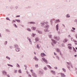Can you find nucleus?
<instances>
[{"instance_id": "f257e3e1", "label": "nucleus", "mask_w": 77, "mask_h": 77, "mask_svg": "<svg viewBox=\"0 0 77 77\" xmlns=\"http://www.w3.org/2000/svg\"><path fill=\"white\" fill-rule=\"evenodd\" d=\"M51 40L52 42H51V44L53 47H54V44H56L57 43V42L52 38L51 39Z\"/></svg>"}, {"instance_id": "f03ea898", "label": "nucleus", "mask_w": 77, "mask_h": 77, "mask_svg": "<svg viewBox=\"0 0 77 77\" xmlns=\"http://www.w3.org/2000/svg\"><path fill=\"white\" fill-rule=\"evenodd\" d=\"M42 60L43 61H44L45 63H46V64L48 63V61H47V60L45 59V58H42Z\"/></svg>"}, {"instance_id": "7ed1b4c3", "label": "nucleus", "mask_w": 77, "mask_h": 77, "mask_svg": "<svg viewBox=\"0 0 77 77\" xmlns=\"http://www.w3.org/2000/svg\"><path fill=\"white\" fill-rule=\"evenodd\" d=\"M54 38L57 41H59V39H60V37H57L56 36H54Z\"/></svg>"}, {"instance_id": "20e7f679", "label": "nucleus", "mask_w": 77, "mask_h": 77, "mask_svg": "<svg viewBox=\"0 0 77 77\" xmlns=\"http://www.w3.org/2000/svg\"><path fill=\"white\" fill-rule=\"evenodd\" d=\"M38 72L39 74H40L41 75H42L43 74V72L41 70H39Z\"/></svg>"}, {"instance_id": "39448f33", "label": "nucleus", "mask_w": 77, "mask_h": 77, "mask_svg": "<svg viewBox=\"0 0 77 77\" xmlns=\"http://www.w3.org/2000/svg\"><path fill=\"white\" fill-rule=\"evenodd\" d=\"M29 40V43H30V44L31 45H32V41H31V39L29 38V37H28L27 38Z\"/></svg>"}, {"instance_id": "423d86ee", "label": "nucleus", "mask_w": 77, "mask_h": 77, "mask_svg": "<svg viewBox=\"0 0 77 77\" xmlns=\"http://www.w3.org/2000/svg\"><path fill=\"white\" fill-rule=\"evenodd\" d=\"M28 24H35L36 23L34 22H29L28 23Z\"/></svg>"}, {"instance_id": "0eeeda50", "label": "nucleus", "mask_w": 77, "mask_h": 77, "mask_svg": "<svg viewBox=\"0 0 77 77\" xmlns=\"http://www.w3.org/2000/svg\"><path fill=\"white\" fill-rule=\"evenodd\" d=\"M2 72L3 73V74L4 75H6L7 74V72L5 71V70H3V71Z\"/></svg>"}, {"instance_id": "6e6552de", "label": "nucleus", "mask_w": 77, "mask_h": 77, "mask_svg": "<svg viewBox=\"0 0 77 77\" xmlns=\"http://www.w3.org/2000/svg\"><path fill=\"white\" fill-rule=\"evenodd\" d=\"M20 48H16V51L17 52H19L20 51Z\"/></svg>"}, {"instance_id": "1a4fd4ad", "label": "nucleus", "mask_w": 77, "mask_h": 77, "mask_svg": "<svg viewBox=\"0 0 77 77\" xmlns=\"http://www.w3.org/2000/svg\"><path fill=\"white\" fill-rule=\"evenodd\" d=\"M41 56L42 57H44V56H46V55L45 53H42L41 54Z\"/></svg>"}, {"instance_id": "9d476101", "label": "nucleus", "mask_w": 77, "mask_h": 77, "mask_svg": "<svg viewBox=\"0 0 77 77\" xmlns=\"http://www.w3.org/2000/svg\"><path fill=\"white\" fill-rule=\"evenodd\" d=\"M33 59L36 61H38V60H39V59L37 58V57H36V56H35L34 57Z\"/></svg>"}, {"instance_id": "9b49d317", "label": "nucleus", "mask_w": 77, "mask_h": 77, "mask_svg": "<svg viewBox=\"0 0 77 77\" xmlns=\"http://www.w3.org/2000/svg\"><path fill=\"white\" fill-rule=\"evenodd\" d=\"M36 32H38V33H39V34H42V32L41 31H39L38 30H36Z\"/></svg>"}, {"instance_id": "f8f14e48", "label": "nucleus", "mask_w": 77, "mask_h": 77, "mask_svg": "<svg viewBox=\"0 0 77 77\" xmlns=\"http://www.w3.org/2000/svg\"><path fill=\"white\" fill-rule=\"evenodd\" d=\"M61 75V77H66V75H65V74L63 73H61L60 74Z\"/></svg>"}, {"instance_id": "ddd939ff", "label": "nucleus", "mask_w": 77, "mask_h": 77, "mask_svg": "<svg viewBox=\"0 0 77 77\" xmlns=\"http://www.w3.org/2000/svg\"><path fill=\"white\" fill-rule=\"evenodd\" d=\"M51 72L52 73L53 75H55V74H56V72L55 71L53 70H51Z\"/></svg>"}, {"instance_id": "4468645a", "label": "nucleus", "mask_w": 77, "mask_h": 77, "mask_svg": "<svg viewBox=\"0 0 77 77\" xmlns=\"http://www.w3.org/2000/svg\"><path fill=\"white\" fill-rule=\"evenodd\" d=\"M32 75L34 77H37V75L35 72H33L32 74Z\"/></svg>"}, {"instance_id": "2eb2a0df", "label": "nucleus", "mask_w": 77, "mask_h": 77, "mask_svg": "<svg viewBox=\"0 0 77 77\" xmlns=\"http://www.w3.org/2000/svg\"><path fill=\"white\" fill-rule=\"evenodd\" d=\"M60 22V20L59 19H57L56 20L55 23L56 24V23H59Z\"/></svg>"}, {"instance_id": "dca6fc26", "label": "nucleus", "mask_w": 77, "mask_h": 77, "mask_svg": "<svg viewBox=\"0 0 77 77\" xmlns=\"http://www.w3.org/2000/svg\"><path fill=\"white\" fill-rule=\"evenodd\" d=\"M56 29L57 31H58V30H59V24H57L56 25Z\"/></svg>"}, {"instance_id": "f3484780", "label": "nucleus", "mask_w": 77, "mask_h": 77, "mask_svg": "<svg viewBox=\"0 0 77 77\" xmlns=\"http://www.w3.org/2000/svg\"><path fill=\"white\" fill-rule=\"evenodd\" d=\"M68 41V40L67 38H65L63 41V42L64 43H65V42H66Z\"/></svg>"}, {"instance_id": "a211bd4d", "label": "nucleus", "mask_w": 77, "mask_h": 77, "mask_svg": "<svg viewBox=\"0 0 77 77\" xmlns=\"http://www.w3.org/2000/svg\"><path fill=\"white\" fill-rule=\"evenodd\" d=\"M49 26H49V25L48 24H46L45 25V28H46V29H48V28H49Z\"/></svg>"}, {"instance_id": "6ab92c4d", "label": "nucleus", "mask_w": 77, "mask_h": 77, "mask_svg": "<svg viewBox=\"0 0 77 77\" xmlns=\"http://www.w3.org/2000/svg\"><path fill=\"white\" fill-rule=\"evenodd\" d=\"M48 29H47V28H46L44 30L45 32H50V31H48Z\"/></svg>"}, {"instance_id": "aec40b11", "label": "nucleus", "mask_w": 77, "mask_h": 77, "mask_svg": "<svg viewBox=\"0 0 77 77\" xmlns=\"http://www.w3.org/2000/svg\"><path fill=\"white\" fill-rule=\"evenodd\" d=\"M40 24L41 25V27H43L44 26H45V23H41Z\"/></svg>"}, {"instance_id": "412c9836", "label": "nucleus", "mask_w": 77, "mask_h": 77, "mask_svg": "<svg viewBox=\"0 0 77 77\" xmlns=\"http://www.w3.org/2000/svg\"><path fill=\"white\" fill-rule=\"evenodd\" d=\"M31 29H32L33 30H35L36 28L35 26H32V27Z\"/></svg>"}, {"instance_id": "4be33fe9", "label": "nucleus", "mask_w": 77, "mask_h": 77, "mask_svg": "<svg viewBox=\"0 0 77 77\" xmlns=\"http://www.w3.org/2000/svg\"><path fill=\"white\" fill-rule=\"evenodd\" d=\"M15 21L17 22V23H20V20L15 19Z\"/></svg>"}, {"instance_id": "5701e85b", "label": "nucleus", "mask_w": 77, "mask_h": 77, "mask_svg": "<svg viewBox=\"0 0 77 77\" xmlns=\"http://www.w3.org/2000/svg\"><path fill=\"white\" fill-rule=\"evenodd\" d=\"M35 40L36 42H38V41H39V38L38 37H36L35 39Z\"/></svg>"}, {"instance_id": "b1692460", "label": "nucleus", "mask_w": 77, "mask_h": 77, "mask_svg": "<svg viewBox=\"0 0 77 77\" xmlns=\"http://www.w3.org/2000/svg\"><path fill=\"white\" fill-rule=\"evenodd\" d=\"M60 56L62 57V58H63V54H62V53L61 52H60Z\"/></svg>"}, {"instance_id": "393cba45", "label": "nucleus", "mask_w": 77, "mask_h": 77, "mask_svg": "<svg viewBox=\"0 0 77 77\" xmlns=\"http://www.w3.org/2000/svg\"><path fill=\"white\" fill-rule=\"evenodd\" d=\"M72 48L73 51H74V52H77V51L76 50V49H75V48L74 47H73Z\"/></svg>"}, {"instance_id": "a878e982", "label": "nucleus", "mask_w": 77, "mask_h": 77, "mask_svg": "<svg viewBox=\"0 0 77 77\" xmlns=\"http://www.w3.org/2000/svg\"><path fill=\"white\" fill-rule=\"evenodd\" d=\"M56 50H57V52L58 53H59V52H60V49L58 48H57Z\"/></svg>"}, {"instance_id": "bb28decb", "label": "nucleus", "mask_w": 77, "mask_h": 77, "mask_svg": "<svg viewBox=\"0 0 77 77\" xmlns=\"http://www.w3.org/2000/svg\"><path fill=\"white\" fill-rule=\"evenodd\" d=\"M14 48H18V45H14Z\"/></svg>"}, {"instance_id": "cd10ccee", "label": "nucleus", "mask_w": 77, "mask_h": 77, "mask_svg": "<svg viewBox=\"0 0 77 77\" xmlns=\"http://www.w3.org/2000/svg\"><path fill=\"white\" fill-rule=\"evenodd\" d=\"M68 48H69V50H72V47L71 46H68Z\"/></svg>"}, {"instance_id": "c85d7f7f", "label": "nucleus", "mask_w": 77, "mask_h": 77, "mask_svg": "<svg viewBox=\"0 0 77 77\" xmlns=\"http://www.w3.org/2000/svg\"><path fill=\"white\" fill-rule=\"evenodd\" d=\"M69 15V14H66V18H70V16Z\"/></svg>"}, {"instance_id": "c756f323", "label": "nucleus", "mask_w": 77, "mask_h": 77, "mask_svg": "<svg viewBox=\"0 0 77 77\" xmlns=\"http://www.w3.org/2000/svg\"><path fill=\"white\" fill-rule=\"evenodd\" d=\"M35 35H36V34L32 33L31 35V36L33 37H35Z\"/></svg>"}, {"instance_id": "7c9ffc66", "label": "nucleus", "mask_w": 77, "mask_h": 77, "mask_svg": "<svg viewBox=\"0 0 77 77\" xmlns=\"http://www.w3.org/2000/svg\"><path fill=\"white\" fill-rule=\"evenodd\" d=\"M7 65H8V66H11V67H13V65H12L11 64H8Z\"/></svg>"}, {"instance_id": "2f4dec72", "label": "nucleus", "mask_w": 77, "mask_h": 77, "mask_svg": "<svg viewBox=\"0 0 77 77\" xmlns=\"http://www.w3.org/2000/svg\"><path fill=\"white\" fill-rule=\"evenodd\" d=\"M27 30H28V31H29V32H31L32 31V30H31V29L29 28H27Z\"/></svg>"}, {"instance_id": "473e14b6", "label": "nucleus", "mask_w": 77, "mask_h": 77, "mask_svg": "<svg viewBox=\"0 0 77 77\" xmlns=\"http://www.w3.org/2000/svg\"><path fill=\"white\" fill-rule=\"evenodd\" d=\"M47 67L49 68V69H51V66H50L49 65H47Z\"/></svg>"}, {"instance_id": "72a5a7b5", "label": "nucleus", "mask_w": 77, "mask_h": 77, "mask_svg": "<svg viewBox=\"0 0 77 77\" xmlns=\"http://www.w3.org/2000/svg\"><path fill=\"white\" fill-rule=\"evenodd\" d=\"M18 72H19V73H20V74H21V73H22V72L21 71V70L20 69L19 70Z\"/></svg>"}, {"instance_id": "f704fd0d", "label": "nucleus", "mask_w": 77, "mask_h": 77, "mask_svg": "<svg viewBox=\"0 0 77 77\" xmlns=\"http://www.w3.org/2000/svg\"><path fill=\"white\" fill-rule=\"evenodd\" d=\"M6 58L7 59H8V60H11V58H10V57H9L8 56H6Z\"/></svg>"}, {"instance_id": "c9c22d12", "label": "nucleus", "mask_w": 77, "mask_h": 77, "mask_svg": "<svg viewBox=\"0 0 77 77\" xmlns=\"http://www.w3.org/2000/svg\"><path fill=\"white\" fill-rule=\"evenodd\" d=\"M36 46H37V48H38V49H39V48H40V47H39V46L38 44H37Z\"/></svg>"}, {"instance_id": "e433bc0d", "label": "nucleus", "mask_w": 77, "mask_h": 77, "mask_svg": "<svg viewBox=\"0 0 77 77\" xmlns=\"http://www.w3.org/2000/svg\"><path fill=\"white\" fill-rule=\"evenodd\" d=\"M44 69L45 71H47V67H46V66H45L44 67Z\"/></svg>"}, {"instance_id": "4c0bfd02", "label": "nucleus", "mask_w": 77, "mask_h": 77, "mask_svg": "<svg viewBox=\"0 0 77 77\" xmlns=\"http://www.w3.org/2000/svg\"><path fill=\"white\" fill-rule=\"evenodd\" d=\"M53 19H51V20H50V22L51 23V25L53 24Z\"/></svg>"}, {"instance_id": "58836bf2", "label": "nucleus", "mask_w": 77, "mask_h": 77, "mask_svg": "<svg viewBox=\"0 0 77 77\" xmlns=\"http://www.w3.org/2000/svg\"><path fill=\"white\" fill-rule=\"evenodd\" d=\"M67 64H68V65H69V64H70V65H72V64H71V62H70V63H69L68 62H66Z\"/></svg>"}, {"instance_id": "ea45409f", "label": "nucleus", "mask_w": 77, "mask_h": 77, "mask_svg": "<svg viewBox=\"0 0 77 77\" xmlns=\"http://www.w3.org/2000/svg\"><path fill=\"white\" fill-rule=\"evenodd\" d=\"M9 48L10 49H13V46H9Z\"/></svg>"}, {"instance_id": "a19ab883", "label": "nucleus", "mask_w": 77, "mask_h": 77, "mask_svg": "<svg viewBox=\"0 0 77 77\" xmlns=\"http://www.w3.org/2000/svg\"><path fill=\"white\" fill-rule=\"evenodd\" d=\"M62 70L63 71H64V72H66V69H65L64 68H62Z\"/></svg>"}, {"instance_id": "79ce46f5", "label": "nucleus", "mask_w": 77, "mask_h": 77, "mask_svg": "<svg viewBox=\"0 0 77 77\" xmlns=\"http://www.w3.org/2000/svg\"><path fill=\"white\" fill-rule=\"evenodd\" d=\"M49 37V38H52V35H48Z\"/></svg>"}, {"instance_id": "37998d69", "label": "nucleus", "mask_w": 77, "mask_h": 77, "mask_svg": "<svg viewBox=\"0 0 77 77\" xmlns=\"http://www.w3.org/2000/svg\"><path fill=\"white\" fill-rule=\"evenodd\" d=\"M67 67L69 69V70L70 71H71L70 69V68H71V67H70L68 66V65L67 66Z\"/></svg>"}, {"instance_id": "c03bdc74", "label": "nucleus", "mask_w": 77, "mask_h": 77, "mask_svg": "<svg viewBox=\"0 0 77 77\" xmlns=\"http://www.w3.org/2000/svg\"><path fill=\"white\" fill-rule=\"evenodd\" d=\"M14 26L15 27H16V28H17V27H18V26H17V25L15 24H14Z\"/></svg>"}, {"instance_id": "a18cd8bd", "label": "nucleus", "mask_w": 77, "mask_h": 77, "mask_svg": "<svg viewBox=\"0 0 77 77\" xmlns=\"http://www.w3.org/2000/svg\"><path fill=\"white\" fill-rule=\"evenodd\" d=\"M6 32H10V30L8 29H6Z\"/></svg>"}, {"instance_id": "49530a36", "label": "nucleus", "mask_w": 77, "mask_h": 77, "mask_svg": "<svg viewBox=\"0 0 77 77\" xmlns=\"http://www.w3.org/2000/svg\"><path fill=\"white\" fill-rule=\"evenodd\" d=\"M17 66L18 68H20V65H19V64L18 63L17 64Z\"/></svg>"}, {"instance_id": "de8ad7c7", "label": "nucleus", "mask_w": 77, "mask_h": 77, "mask_svg": "<svg viewBox=\"0 0 77 77\" xmlns=\"http://www.w3.org/2000/svg\"><path fill=\"white\" fill-rule=\"evenodd\" d=\"M35 68H38V64H35Z\"/></svg>"}, {"instance_id": "09e8293b", "label": "nucleus", "mask_w": 77, "mask_h": 77, "mask_svg": "<svg viewBox=\"0 0 77 77\" xmlns=\"http://www.w3.org/2000/svg\"><path fill=\"white\" fill-rule=\"evenodd\" d=\"M16 23V20H12V24H13V23Z\"/></svg>"}, {"instance_id": "8fccbe9b", "label": "nucleus", "mask_w": 77, "mask_h": 77, "mask_svg": "<svg viewBox=\"0 0 77 77\" xmlns=\"http://www.w3.org/2000/svg\"><path fill=\"white\" fill-rule=\"evenodd\" d=\"M6 20H9V21H11V20L9 18V17H7L6 18Z\"/></svg>"}, {"instance_id": "3c124183", "label": "nucleus", "mask_w": 77, "mask_h": 77, "mask_svg": "<svg viewBox=\"0 0 77 77\" xmlns=\"http://www.w3.org/2000/svg\"><path fill=\"white\" fill-rule=\"evenodd\" d=\"M7 44H8V42L7 41H5V43L4 45H7Z\"/></svg>"}, {"instance_id": "603ef678", "label": "nucleus", "mask_w": 77, "mask_h": 77, "mask_svg": "<svg viewBox=\"0 0 77 77\" xmlns=\"http://www.w3.org/2000/svg\"><path fill=\"white\" fill-rule=\"evenodd\" d=\"M73 42H76V43H77V41L74 40V39H73Z\"/></svg>"}, {"instance_id": "864d4df0", "label": "nucleus", "mask_w": 77, "mask_h": 77, "mask_svg": "<svg viewBox=\"0 0 77 77\" xmlns=\"http://www.w3.org/2000/svg\"><path fill=\"white\" fill-rule=\"evenodd\" d=\"M57 59H58V60H59V57H58V56H56Z\"/></svg>"}, {"instance_id": "5fc2aeb1", "label": "nucleus", "mask_w": 77, "mask_h": 77, "mask_svg": "<svg viewBox=\"0 0 77 77\" xmlns=\"http://www.w3.org/2000/svg\"><path fill=\"white\" fill-rule=\"evenodd\" d=\"M71 32H75V31L73 29H71Z\"/></svg>"}, {"instance_id": "6e6d98bb", "label": "nucleus", "mask_w": 77, "mask_h": 77, "mask_svg": "<svg viewBox=\"0 0 77 77\" xmlns=\"http://www.w3.org/2000/svg\"><path fill=\"white\" fill-rule=\"evenodd\" d=\"M30 72H32V73H33V70L32 69L30 70Z\"/></svg>"}, {"instance_id": "4d7b16f0", "label": "nucleus", "mask_w": 77, "mask_h": 77, "mask_svg": "<svg viewBox=\"0 0 77 77\" xmlns=\"http://www.w3.org/2000/svg\"><path fill=\"white\" fill-rule=\"evenodd\" d=\"M67 45L68 46L70 45V46H72V45H71V44L69 43V44H68Z\"/></svg>"}, {"instance_id": "13d9d810", "label": "nucleus", "mask_w": 77, "mask_h": 77, "mask_svg": "<svg viewBox=\"0 0 77 77\" xmlns=\"http://www.w3.org/2000/svg\"><path fill=\"white\" fill-rule=\"evenodd\" d=\"M72 29H73V30H75V28L74 27H72Z\"/></svg>"}, {"instance_id": "bf43d9fd", "label": "nucleus", "mask_w": 77, "mask_h": 77, "mask_svg": "<svg viewBox=\"0 0 77 77\" xmlns=\"http://www.w3.org/2000/svg\"><path fill=\"white\" fill-rule=\"evenodd\" d=\"M20 17V15H17L16 16V18H18V17Z\"/></svg>"}, {"instance_id": "052dcab7", "label": "nucleus", "mask_w": 77, "mask_h": 77, "mask_svg": "<svg viewBox=\"0 0 77 77\" xmlns=\"http://www.w3.org/2000/svg\"><path fill=\"white\" fill-rule=\"evenodd\" d=\"M44 23H45V24H48V22L47 21V22H45Z\"/></svg>"}, {"instance_id": "680f3d73", "label": "nucleus", "mask_w": 77, "mask_h": 77, "mask_svg": "<svg viewBox=\"0 0 77 77\" xmlns=\"http://www.w3.org/2000/svg\"><path fill=\"white\" fill-rule=\"evenodd\" d=\"M58 33L59 35H60V31H58Z\"/></svg>"}, {"instance_id": "e2e57ef3", "label": "nucleus", "mask_w": 77, "mask_h": 77, "mask_svg": "<svg viewBox=\"0 0 77 77\" xmlns=\"http://www.w3.org/2000/svg\"><path fill=\"white\" fill-rule=\"evenodd\" d=\"M26 73L27 74H29V72L27 71H26Z\"/></svg>"}, {"instance_id": "0e129e2a", "label": "nucleus", "mask_w": 77, "mask_h": 77, "mask_svg": "<svg viewBox=\"0 0 77 77\" xmlns=\"http://www.w3.org/2000/svg\"><path fill=\"white\" fill-rule=\"evenodd\" d=\"M24 66L25 68H27V65H25Z\"/></svg>"}, {"instance_id": "69168bd1", "label": "nucleus", "mask_w": 77, "mask_h": 77, "mask_svg": "<svg viewBox=\"0 0 77 77\" xmlns=\"http://www.w3.org/2000/svg\"><path fill=\"white\" fill-rule=\"evenodd\" d=\"M74 22L77 23V19H75L74 20Z\"/></svg>"}, {"instance_id": "338daca9", "label": "nucleus", "mask_w": 77, "mask_h": 77, "mask_svg": "<svg viewBox=\"0 0 77 77\" xmlns=\"http://www.w3.org/2000/svg\"><path fill=\"white\" fill-rule=\"evenodd\" d=\"M28 76H29V77H32V75H31L30 74H29Z\"/></svg>"}, {"instance_id": "774afa93", "label": "nucleus", "mask_w": 77, "mask_h": 77, "mask_svg": "<svg viewBox=\"0 0 77 77\" xmlns=\"http://www.w3.org/2000/svg\"><path fill=\"white\" fill-rule=\"evenodd\" d=\"M62 47H65V45H64V44H62Z\"/></svg>"}]
</instances>
